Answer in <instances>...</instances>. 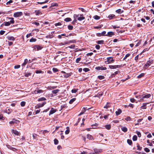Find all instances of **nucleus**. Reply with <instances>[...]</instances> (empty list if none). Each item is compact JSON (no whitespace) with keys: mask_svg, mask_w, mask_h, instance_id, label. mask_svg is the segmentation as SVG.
Instances as JSON below:
<instances>
[{"mask_svg":"<svg viewBox=\"0 0 154 154\" xmlns=\"http://www.w3.org/2000/svg\"><path fill=\"white\" fill-rule=\"evenodd\" d=\"M8 39L9 40L14 41L15 40V38L13 36H9L8 37Z\"/></svg>","mask_w":154,"mask_h":154,"instance_id":"22","label":"nucleus"},{"mask_svg":"<svg viewBox=\"0 0 154 154\" xmlns=\"http://www.w3.org/2000/svg\"><path fill=\"white\" fill-rule=\"evenodd\" d=\"M11 132L13 134H14L16 135H20V133L16 130H12Z\"/></svg>","mask_w":154,"mask_h":154,"instance_id":"9","label":"nucleus"},{"mask_svg":"<svg viewBox=\"0 0 154 154\" xmlns=\"http://www.w3.org/2000/svg\"><path fill=\"white\" fill-rule=\"evenodd\" d=\"M64 20L66 22L71 21L72 20V19L70 18H66L64 19Z\"/></svg>","mask_w":154,"mask_h":154,"instance_id":"28","label":"nucleus"},{"mask_svg":"<svg viewBox=\"0 0 154 154\" xmlns=\"http://www.w3.org/2000/svg\"><path fill=\"white\" fill-rule=\"evenodd\" d=\"M87 138L91 140H94L93 137L91 135L89 134L87 135Z\"/></svg>","mask_w":154,"mask_h":154,"instance_id":"11","label":"nucleus"},{"mask_svg":"<svg viewBox=\"0 0 154 154\" xmlns=\"http://www.w3.org/2000/svg\"><path fill=\"white\" fill-rule=\"evenodd\" d=\"M114 35V32H108L107 34H106V35L111 37L112 35Z\"/></svg>","mask_w":154,"mask_h":154,"instance_id":"10","label":"nucleus"},{"mask_svg":"<svg viewBox=\"0 0 154 154\" xmlns=\"http://www.w3.org/2000/svg\"><path fill=\"white\" fill-rule=\"evenodd\" d=\"M137 133L138 135V136L139 137H140L141 136V134L140 133V132L137 131Z\"/></svg>","mask_w":154,"mask_h":154,"instance_id":"58","label":"nucleus"},{"mask_svg":"<svg viewBox=\"0 0 154 154\" xmlns=\"http://www.w3.org/2000/svg\"><path fill=\"white\" fill-rule=\"evenodd\" d=\"M116 13H118L119 14H120L122 13H123L124 11L123 10H121L120 9H118L116 11Z\"/></svg>","mask_w":154,"mask_h":154,"instance_id":"15","label":"nucleus"},{"mask_svg":"<svg viewBox=\"0 0 154 154\" xmlns=\"http://www.w3.org/2000/svg\"><path fill=\"white\" fill-rule=\"evenodd\" d=\"M81 58L80 57L76 59V62L77 63H78L79 61L81 60Z\"/></svg>","mask_w":154,"mask_h":154,"instance_id":"53","label":"nucleus"},{"mask_svg":"<svg viewBox=\"0 0 154 154\" xmlns=\"http://www.w3.org/2000/svg\"><path fill=\"white\" fill-rule=\"evenodd\" d=\"M31 74L30 73H26L25 75V76L26 77H28L29 75H30Z\"/></svg>","mask_w":154,"mask_h":154,"instance_id":"59","label":"nucleus"},{"mask_svg":"<svg viewBox=\"0 0 154 154\" xmlns=\"http://www.w3.org/2000/svg\"><path fill=\"white\" fill-rule=\"evenodd\" d=\"M137 150H141L142 148V147H140V145L138 144H137Z\"/></svg>","mask_w":154,"mask_h":154,"instance_id":"38","label":"nucleus"},{"mask_svg":"<svg viewBox=\"0 0 154 154\" xmlns=\"http://www.w3.org/2000/svg\"><path fill=\"white\" fill-rule=\"evenodd\" d=\"M122 65H109V68L110 69H116L117 68H120L122 67Z\"/></svg>","mask_w":154,"mask_h":154,"instance_id":"5","label":"nucleus"},{"mask_svg":"<svg viewBox=\"0 0 154 154\" xmlns=\"http://www.w3.org/2000/svg\"><path fill=\"white\" fill-rule=\"evenodd\" d=\"M68 27L69 30H72L73 29V26H72L69 25L68 26Z\"/></svg>","mask_w":154,"mask_h":154,"instance_id":"50","label":"nucleus"},{"mask_svg":"<svg viewBox=\"0 0 154 154\" xmlns=\"http://www.w3.org/2000/svg\"><path fill=\"white\" fill-rule=\"evenodd\" d=\"M20 65H15L14 67V68L15 69H18L20 68Z\"/></svg>","mask_w":154,"mask_h":154,"instance_id":"56","label":"nucleus"},{"mask_svg":"<svg viewBox=\"0 0 154 154\" xmlns=\"http://www.w3.org/2000/svg\"><path fill=\"white\" fill-rule=\"evenodd\" d=\"M130 54H126L125 55V57H124V58L123 59H124V60H125L126 59V58H127V57H129L130 56Z\"/></svg>","mask_w":154,"mask_h":154,"instance_id":"46","label":"nucleus"},{"mask_svg":"<svg viewBox=\"0 0 154 154\" xmlns=\"http://www.w3.org/2000/svg\"><path fill=\"white\" fill-rule=\"evenodd\" d=\"M133 140L134 141L137 140V137L136 135H134L133 136Z\"/></svg>","mask_w":154,"mask_h":154,"instance_id":"41","label":"nucleus"},{"mask_svg":"<svg viewBox=\"0 0 154 154\" xmlns=\"http://www.w3.org/2000/svg\"><path fill=\"white\" fill-rule=\"evenodd\" d=\"M70 131V130L69 127H66V130L65 131V133L66 134H69Z\"/></svg>","mask_w":154,"mask_h":154,"instance_id":"19","label":"nucleus"},{"mask_svg":"<svg viewBox=\"0 0 154 154\" xmlns=\"http://www.w3.org/2000/svg\"><path fill=\"white\" fill-rule=\"evenodd\" d=\"M144 75V73H142L138 75L137 76V78H140L142 77Z\"/></svg>","mask_w":154,"mask_h":154,"instance_id":"36","label":"nucleus"},{"mask_svg":"<svg viewBox=\"0 0 154 154\" xmlns=\"http://www.w3.org/2000/svg\"><path fill=\"white\" fill-rule=\"evenodd\" d=\"M4 24L5 26H9L10 24V23H9V22H4Z\"/></svg>","mask_w":154,"mask_h":154,"instance_id":"37","label":"nucleus"},{"mask_svg":"<svg viewBox=\"0 0 154 154\" xmlns=\"http://www.w3.org/2000/svg\"><path fill=\"white\" fill-rule=\"evenodd\" d=\"M125 119L127 121H129L131 120V118L130 117H128L127 118Z\"/></svg>","mask_w":154,"mask_h":154,"instance_id":"63","label":"nucleus"},{"mask_svg":"<svg viewBox=\"0 0 154 154\" xmlns=\"http://www.w3.org/2000/svg\"><path fill=\"white\" fill-rule=\"evenodd\" d=\"M76 100L75 98H73L70 100L69 101V103L70 104H72L75 100Z\"/></svg>","mask_w":154,"mask_h":154,"instance_id":"29","label":"nucleus"},{"mask_svg":"<svg viewBox=\"0 0 154 154\" xmlns=\"http://www.w3.org/2000/svg\"><path fill=\"white\" fill-rule=\"evenodd\" d=\"M48 2V0H46L44 2H38V4H44V3H47Z\"/></svg>","mask_w":154,"mask_h":154,"instance_id":"43","label":"nucleus"},{"mask_svg":"<svg viewBox=\"0 0 154 154\" xmlns=\"http://www.w3.org/2000/svg\"><path fill=\"white\" fill-rule=\"evenodd\" d=\"M83 70L85 72H87L89 71V69L88 68H85L83 69Z\"/></svg>","mask_w":154,"mask_h":154,"instance_id":"52","label":"nucleus"},{"mask_svg":"<svg viewBox=\"0 0 154 154\" xmlns=\"http://www.w3.org/2000/svg\"><path fill=\"white\" fill-rule=\"evenodd\" d=\"M95 19V20H99L100 19V17L98 16L97 15H95L94 16V17H93Z\"/></svg>","mask_w":154,"mask_h":154,"instance_id":"35","label":"nucleus"},{"mask_svg":"<svg viewBox=\"0 0 154 154\" xmlns=\"http://www.w3.org/2000/svg\"><path fill=\"white\" fill-rule=\"evenodd\" d=\"M13 1L12 0H10L9 1L6 2V4L7 5H9Z\"/></svg>","mask_w":154,"mask_h":154,"instance_id":"48","label":"nucleus"},{"mask_svg":"<svg viewBox=\"0 0 154 154\" xmlns=\"http://www.w3.org/2000/svg\"><path fill=\"white\" fill-rule=\"evenodd\" d=\"M78 90V89H73L71 91L72 93H75Z\"/></svg>","mask_w":154,"mask_h":154,"instance_id":"44","label":"nucleus"},{"mask_svg":"<svg viewBox=\"0 0 154 154\" xmlns=\"http://www.w3.org/2000/svg\"><path fill=\"white\" fill-rule=\"evenodd\" d=\"M56 109H54L53 108H52L50 112L49 115L53 114L56 112Z\"/></svg>","mask_w":154,"mask_h":154,"instance_id":"14","label":"nucleus"},{"mask_svg":"<svg viewBox=\"0 0 154 154\" xmlns=\"http://www.w3.org/2000/svg\"><path fill=\"white\" fill-rule=\"evenodd\" d=\"M43 106L42 105V104H37V105H36L35 106V107L37 109L40 107H42Z\"/></svg>","mask_w":154,"mask_h":154,"instance_id":"30","label":"nucleus"},{"mask_svg":"<svg viewBox=\"0 0 154 154\" xmlns=\"http://www.w3.org/2000/svg\"><path fill=\"white\" fill-rule=\"evenodd\" d=\"M91 108H88L87 109V108H86L85 107L83 108V109L82 110V112L80 113L79 115V116H80L82 114H83L87 110H88L89 109H90Z\"/></svg>","mask_w":154,"mask_h":154,"instance_id":"8","label":"nucleus"},{"mask_svg":"<svg viewBox=\"0 0 154 154\" xmlns=\"http://www.w3.org/2000/svg\"><path fill=\"white\" fill-rule=\"evenodd\" d=\"M54 37V36L53 35H51L50 34L48 35H47L46 36V38H53Z\"/></svg>","mask_w":154,"mask_h":154,"instance_id":"20","label":"nucleus"},{"mask_svg":"<svg viewBox=\"0 0 154 154\" xmlns=\"http://www.w3.org/2000/svg\"><path fill=\"white\" fill-rule=\"evenodd\" d=\"M110 106V104L109 103H107L104 106V108L106 109H107Z\"/></svg>","mask_w":154,"mask_h":154,"instance_id":"18","label":"nucleus"},{"mask_svg":"<svg viewBox=\"0 0 154 154\" xmlns=\"http://www.w3.org/2000/svg\"><path fill=\"white\" fill-rule=\"evenodd\" d=\"M54 144H55V145H57L58 143V141L56 139H54Z\"/></svg>","mask_w":154,"mask_h":154,"instance_id":"39","label":"nucleus"},{"mask_svg":"<svg viewBox=\"0 0 154 154\" xmlns=\"http://www.w3.org/2000/svg\"><path fill=\"white\" fill-rule=\"evenodd\" d=\"M61 25V24L60 23V22H58V23H56L55 24V25L56 26H60Z\"/></svg>","mask_w":154,"mask_h":154,"instance_id":"57","label":"nucleus"},{"mask_svg":"<svg viewBox=\"0 0 154 154\" xmlns=\"http://www.w3.org/2000/svg\"><path fill=\"white\" fill-rule=\"evenodd\" d=\"M122 131H123L124 132H126L127 131V128L125 127H123L121 128Z\"/></svg>","mask_w":154,"mask_h":154,"instance_id":"27","label":"nucleus"},{"mask_svg":"<svg viewBox=\"0 0 154 154\" xmlns=\"http://www.w3.org/2000/svg\"><path fill=\"white\" fill-rule=\"evenodd\" d=\"M104 41L103 40L98 41L97 43L99 44H103Z\"/></svg>","mask_w":154,"mask_h":154,"instance_id":"42","label":"nucleus"},{"mask_svg":"<svg viewBox=\"0 0 154 154\" xmlns=\"http://www.w3.org/2000/svg\"><path fill=\"white\" fill-rule=\"evenodd\" d=\"M11 109H6L5 111L6 113H8V114H9L11 113Z\"/></svg>","mask_w":154,"mask_h":154,"instance_id":"21","label":"nucleus"},{"mask_svg":"<svg viewBox=\"0 0 154 154\" xmlns=\"http://www.w3.org/2000/svg\"><path fill=\"white\" fill-rule=\"evenodd\" d=\"M29 63V61L27 59H25L24 63L22 64V66H24L27 63Z\"/></svg>","mask_w":154,"mask_h":154,"instance_id":"12","label":"nucleus"},{"mask_svg":"<svg viewBox=\"0 0 154 154\" xmlns=\"http://www.w3.org/2000/svg\"><path fill=\"white\" fill-rule=\"evenodd\" d=\"M114 61V60L112 57H109L107 58V60L105 61V63L108 62L107 64L113 63Z\"/></svg>","mask_w":154,"mask_h":154,"instance_id":"4","label":"nucleus"},{"mask_svg":"<svg viewBox=\"0 0 154 154\" xmlns=\"http://www.w3.org/2000/svg\"><path fill=\"white\" fill-rule=\"evenodd\" d=\"M23 15L21 12H18L14 13L13 16L15 17H18L21 16Z\"/></svg>","mask_w":154,"mask_h":154,"instance_id":"3","label":"nucleus"},{"mask_svg":"<svg viewBox=\"0 0 154 154\" xmlns=\"http://www.w3.org/2000/svg\"><path fill=\"white\" fill-rule=\"evenodd\" d=\"M35 94H38L42 93V90H39L37 91H35Z\"/></svg>","mask_w":154,"mask_h":154,"instance_id":"45","label":"nucleus"},{"mask_svg":"<svg viewBox=\"0 0 154 154\" xmlns=\"http://www.w3.org/2000/svg\"><path fill=\"white\" fill-rule=\"evenodd\" d=\"M151 95L150 94H147L144 96H143L142 97H141V96H136V97L137 98L138 97H139L140 98V100L141 101H143L144 100V98H148L150 97Z\"/></svg>","mask_w":154,"mask_h":154,"instance_id":"1","label":"nucleus"},{"mask_svg":"<svg viewBox=\"0 0 154 154\" xmlns=\"http://www.w3.org/2000/svg\"><path fill=\"white\" fill-rule=\"evenodd\" d=\"M69 43H75L76 42V41L75 40H72L71 41H69L68 42Z\"/></svg>","mask_w":154,"mask_h":154,"instance_id":"49","label":"nucleus"},{"mask_svg":"<svg viewBox=\"0 0 154 154\" xmlns=\"http://www.w3.org/2000/svg\"><path fill=\"white\" fill-rule=\"evenodd\" d=\"M103 150L101 149H94L95 153L96 154H99L102 152Z\"/></svg>","mask_w":154,"mask_h":154,"instance_id":"7","label":"nucleus"},{"mask_svg":"<svg viewBox=\"0 0 154 154\" xmlns=\"http://www.w3.org/2000/svg\"><path fill=\"white\" fill-rule=\"evenodd\" d=\"M75 47V45H72L70 46H68L67 48H73Z\"/></svg>","mask_w":154,"mask_h":154,"instance_id":"60","label":"nucleus"},{"mask_svg":"<svg viewBox=\"0 0 154 154\" xmlns=\"http://www.w3.org/2000/svg\"><path fill=\"white\" fill-rule=\"evenodd\" d=\"M36 41V39L35 38H32L29 40L30 42H35Z\"/></svg>","mask_w":154,"mask_h":154,"instance_id":"34","label":"nucleus"},{"mask_svg":"<svg viewBox=\"0 0 154 154\" xmlns=\"http://www.w3.org/2000/svg\"><path fill=\"white\" fill-rule=\"evenodd\" d=\"M105 127L107 129L109 130L110 129L111 127L110 125H105Z\"/></svg>","mask_w":154,"mask_h":154,"instance_id":"31","label":"nucleus"},{"mask_svg":"<svg viewBox=\"0 0 154 154\" xmlns=\"http://www.w3.org/2000/svg\"><path fill=\"white\" fill-rule=\"evenodd\" d=\"M144 149L145 151L146 152H149L150 151L149 149L148 148H145Z\"/></svg>","mask_w":154,"mask_h":154,"instance_id":"55","label":"nucleus"},{"mask_svg":"<svg viewBox=\"0 0 154 154\" xmlns=\"http://www.w3.org/2000/svg\"><path fill=\"white\" fill-rule=\"evenodd\" d=\"M36 15H38L41 14H42V13L41 12V11L39 10L35 11V12Z\"/></svg>","mask_w":154,"mask_h":154,"instance_id":"17","label":"nucleus"},{"mask_svg":"<svg viewBox=\"0 0 154 154\" xmlns=\"http://www.w3.org/2000/svg\"><path fill=\"white\" fill-rule=\"evenodd\" d=\"M128 143L130 145H131L132 143V141L131 140L128 139L127 140Z\"/></svg>","mask_w":154,"mask_h":154,"instance_id":"40","label":"nucleus"},{"mask_svg":"<svg viewBox=\"0 0 154 154\" xmlns=\"http://www.w3.org/2000/svg\"><path fill=\"white\" fill-rule=\"evenodd\" d=\"M34 48L35 49L36 48L37 51L39 50L42 48V47L39 45H36L34 46Z\"/></svg>","mask_w":154,"mask_h":154,"instance_id":"13","label":"nucleus"},{"mask_svg":"<svg viewBox=\"0 0 154 154\" xmlns=\"http://www.w3.org/2000/svg\"><path fill=\"white\" fill-rule=\"evenodd\" d=\"M115 16V15L114 14H111L110 15H109L108 16V18L110 19H112Z\"/></svg>","mask_w":154,"mask_h":154,"instance_id":"33","label":"nucleus"},{"mask_svg":"<svg viewBox=\"0 0 154 154\" xmlns=\"http://www.w3.org/2000/svg\"><path fill=\"white\" fill-rule=\"evenodd\" d=\"M122 111L121 109H119L118 111H116V115L118 116L122 113Z\"/></svg>","mask_w":154,"mask_h":154,"instance_id":"16","label":"nucleus"},{"mask_svg":"<svg viewBox=\"0 0 154 154\" xmlns=\"http://www.w3.org/2000/svg\"><path fill=\"white\" fill-rule=\"evenodd\" d=\"M9 19L11 20L10 21V22H9V23H10L13 24V23H14V18H13L9 17Z\"/></svg>","mask_w":154,"mask_h":154,"instance_id":"25","label":"nucleus"},{"mask_svg":"<svg viewBox=\"0 0 154 154\" xmlns=\"http://www.w3.org/2000/svg\"><path fill=\"white\" fill-rule=\"evenodd\" d=\"M79 17V15L78 14H75L74 15L73 17L74 19H76V18H78Z\"/></svg>","mask_w":154,"mask_h":154,"instance_id":"61","label":"nucleus"},{"mask_svg":"<svg viewBox=\"0 0 154 154\" xmlns=\"http://www.w3.org/2000/svg\"><path fill=\"white\" fill-rule=\"evenodd\" d=\"M106 32L105 31H103L102 32H101V34L102 35H105V34H106Z\"/></svg>","mask_w":154,"mask_h":154,"instance_id":"62","label":"nucleus"},{"mask_svg":"<svg viewBox=\"0 0 154 154\" xmlns=\"http://www.w3.org/2000/svg\"><path fill=\"white\" fill-rule=\"evenodd\" d=\"M46 100V99L44 97H42L39 98L38 100L39 101H44Z\"/></svg>","mask_w":154,"mask_h":154,"instance_id":"47","label":"nucleus"},{"mask_svg":"<svg viewBox=\"0 0 154 154\" xmlns=\"http://www.w3.org/2000/svg\"><path fill=\"white\" fill-rule=\"evenodd\" d=\"M19 122V121L18 120H16L13 119V121H11L9 122V123L10 124L12 125L14 124H18Z\"/></svg>","mask_w":154,"mask_h":154,"instance_id":"6","label":"nucleus"},{"mask_svg":"<svg viewBox=\"0 0 154 154\" xmlns=\"http://www.w3.org/2000/svg\"><path fill=\"white\" fill-rule=\"evenodd\" d=\"M42 72L40 70H37L35 71V73L37 74L41 73H42Z\"/></svg>","mask_w":154,"mask_h":154,"instance_id":"51","label":"nucleus"},{"mask_svg":"<svg viewBox=\"0 0 154 154\" xmlns=\"http://www.w3.org/2000/svg\"><path fill=\"white\" fill-rule=\"evenodd\" d=\"M25 102L24 101H22L21 103V106H23L25 105Z\"/></svg>","mask_w":154,"mask_h":154,"instance_id":"54","label":"nucleus"},{"mask_svg":"<svg viewBox=\"0 0 154 154\" xmlns=\"http://www.w3.org/2000/svg\"><path fill=\"white\" fill-rule=\"evenodd\" d=\"M103 94V93L102 92H100L95 97H100Z\"/></svg>","mask_w":154,"mask_h":154,"instance_id":"32","label":"nucleus"},{"mask_svg":"<svg viewBox=\"0 0 154 154\" xmlns=\"http://www.w3.org/2000/svg\"><path fill=\"white\" fill-rule=\"evenodd\" d=\"M152 62L153 60H152L148 61L146 64L144 65L143 67L145 69H146V67L149 66L152 63Z\"/></svg>","mask_w":154,"mask_h":154,"instance_id":"2","label":"nucleus"},{"mask_svg":"<svg viewBox=\"0 0 154 154\" xmlns=\"http://www.w3.org/2000/svg\"><path fill=\"white\" fill-rule=\"evenodd\" d=\"M85 19V17H79L77 19L79 21H81L84 20Z\"/></svg>","mask_w":154,"mask_h":154,"instance_id":"26","label":"nucleus"},{"mask_svg":"<svg viewBox=\"0 0 154 154\" xmlns=\"http://www.w3.org/2000/svg\"><path fill=\"white\" fill-rule=\"evenodd\" d=\"M60 90L59 89H56L52 91V92L54 94H56Z\"/></svg>","mask_w":154,"mask_h":154,"instance_id":"23","label":"nucleus"},{"mask_svg":"<svg viewBox=\"0 0 154 154\" xmlns=\"http://www.w3.org/2000/svg\"><path fill=\"white\" fill-rule=\"evenodd\" d=\"M53 70L55 72H57L58 71V69L57 68H53Z\"/></svg>","mask_w":154,"mask_h":154,"instance_id":"64","label":"nucleus"},{"mask_svg":"<svg viewBox=\"0 0 154 154\" xmlns=\"http://www.w3.org/2000/svg\"><path fill=\"white\" fill-rule=\"evenodd\" d=\"M119 72V71H116L114 73H113L112 74V75H111V77H114L115 76V75L117 74L118 72Z\"/></svg>","mask_w":154,"mask_h":154,"instance_id":"24","label":"nucleus"}]
</instances>
